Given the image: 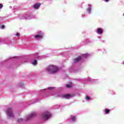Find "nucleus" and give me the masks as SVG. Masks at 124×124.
<instances>
[{"label":"nucleus","instance_id":"f257e3e1","mask_svg":"<svg viewBox=\"0 0 124 124\" xmlns=\"http://www.w3.org/2000/svg\"><path fill=\"white\" fill-rule=\"evenodd\" d=\"M36 116V113L32 112L31 114L27 115L25 117V119H24L23 118H19L17 120L18 123H23V122H25V121H30V120H31L32 118L35 117Z\"/></svg>","mask_w":124,"mask_h":124},{"label":"nucleus","instance_id":"f03ea898","mask_svg":"<svg viewBox=\"0 0 124 124\" xmlns=\"http://www.w3.org/2000/svg\"><path fill=\"white\" fill-rule=\"evenodd\" d=\"M46 70L48 73H56V72H58L59 71V68L56 66L51 65L47 67Z\"/></svg>","mask_w":124,"mask_h":124},{"label":"nucleus","instance_id":"7ed1b4c3","mask_svg":"<svg viewBox=\"0 0 124 124\" xmlns=\"http://www.w3.org/2000/svg\"><path fill=\"white\" fill-rule=\"evenodd\" d=\"M6 116L9 119H11L13 120L14 119V115L13 114V110L12 108H9L6 110Z\"/></svg>","mask_w":124,"mask_h":124},{"label":"nucleus","instance_id":"20e7f679","mask_svg":"<svg viewBox=\"0 0 124 124\" xmlns=\"http://www.w3.org/2000/svg\"><path fill=\"white\" fill-rule=\"evenodd\" d=\"M52 116L51 112L46 111L44 112L42 115V118L44 121H47L48 119H50Z\"/></svg>","mask_w":124,"mask_h":124},{"label":"nucleus","instance_id":"39448f33","mask_svg":"<svg viewBox=\"0 0 124 124\" xmlns=\"http://www.w3.org/2000/svg\"><path fill=\"white\" fill-rule=\"evenodd\" d=\"M44 36V32L41 31H37V34L35 35L34 37L35 40H38L39 39H42Z\"/></svg>","mask_w":124,"mask_h":124},{"label":"nucleus","instance_id":"423d86ee","mask_svg":"<svg viewBox=\"0 0 124 124\" xmlns=\"http://www.w3.org/2000/svg\"><path fill=\"white\" fill-rule=\"evenodd\" d=\"M96 33L99 35H101L103 33V28H98L96 30Z\"/></svg>","mask_w":124,"mask_h":124},{"label":"nucleus","instance_id":"0eeeda50","mask_svg":"<svg viewBox=\"0 0 124 124\" xmlns=\"http://www.w3.org/2000/svg\"><path fill=\"white\" fill-rule=\"evenodd\" d=\"M34 58L36 59L37 60H42L43 59V57L42 56L39 55V54L38 53H35L34 54Z\"/></svg>","mask_w":124,"mask_h":124},{"label":"nucleus","instance_id":"6e6552de","mask_svg":"<svg viewBox=\"0 0 124 124\" xmlns=\"http://www.w3.org/2000/svg\"><path fill=\"white\" fill-rule=\"evenodd\" d=\"M41 5V3H36L34 4V5H33V8L34 9H38L40 7Z\"/></svg>","mask_w":124,"mask_h":124},{"label":"nucleus","instance_id":"1a4fd4ad","mask_svg":"<svg viewBox=\"0 0 124 124\" xmlns=\"http://www.w3.org/2000/svg\"><path fill=\"white\" fill-rule=\"evenodd\" d=\"M88 6L86 11L89 13V14H91V13L92 12V5L89 4Z\"/></svg>","mask_w":124,"mask_h":124},{"label":"nucleus","instance_id":"9d476101","mask_svg":"<svg viewBox=\"0 0 124 124\" xmlns=\"http://www.w3.org/2000/svg\"><path fill=\"white\" fill-rule=\"evenodd\" d=\"M32 18H33V16H23L22 17V19H26V20H31V19H32Z\"/></svg>","mask_w":124,"mask_h":124},{"label":"nucleus","instance_id":"9b49d317","mask_svg":"<svg viewBox=\"0 0 124 124\" xmlns=\"http://www.w3.org/2000/svg\"><path fill=\"white\" fill-rule=\"evenodd\" d=\"M63 98H65L66 99H68L71 97V95L69 94L62 95Z\"/></svg>","mask_w":124,"mask_h":124},{"label":"nucleus","instance_id":"f8f14e48","mask_svg":"<svg viewBox=\"0 0 124 124\" xmlns=\"http://www.w3.org/2000/svg\"><path fill=\"white\" fill-rule=\"evenodd\" d=\"M81 59H82V57L79 56L74 59V62L75 63L78 62H80V61H81Z\"/></svg>","mask_w":124,"mask_h":124},{"label":"nucleus","instance_id":"ddd939ff","mask_svg":"<svg viewBox=\"0 0 124 124\" xmlns=\"http://www.w3.org/2000/svg\"><path fill=\"white\" fill-rule=\"evenodd\" d=\"M71 120L72 122H76L77 118L76 116L74 115H71Z\"/></svg>","mask_w":124,"mask_h":124},{"label":"nucleus","instance_id":"4468645a","mask_svg":"<svg viewBox=\"0 0 124 124\" xmlns=\"http://www.w3.org/2000/svg\"><path fill=\"white\" fill-rule=\"evenodd\" d=\"M104 112L105 113V114H108L110 112V109H108V108H105L104 110Z\"/></svg>","mask_w":124,"mask_h":124},{"label":"nucleus","instance_id":"2eb2a0df","mask_svg":"<svg viewBox=\"0 0 124 124\" xmlns=\"http://www.w3.org/2000/svg\"><path fill=\"white\" fill-rule=\"evenodd\" d=\"M32 64H33V65H36L37 64V61H36V60H34L33 62H32Z\"/></svg>","mask_w":124,"mask_h":124},{"label":"nucleus","instance_id":"dca6fc26","mask_svg":"<svg viewBox=\"0 0 124 124\" xmlns=\"http://www.w3.org/2000/svg\"><path fill=\"white\" fill-rule=\"evenodd\" d=\"M85 99L86 100H87V101H89V100H91V97L88 96V95H86L85 96Z\"/></svg>","mask_w":124,"mask_h":124},{"label":"nucleus","instance_id":"f3484780","mask_svg":"<svg viewBox=\"0 0 124 124\" xmlns=\"http://www.w3.org/2000/svg\"><path fill=\"white\" fill-rule=\"evenodd\" d=\"M89 56H90V55H89V54H88V53H86V54L82 55V57L83 58H88V57H89Z\"/></svg>","mask_w":124,"mask_h":124},{"label":"nucleus","instance_id":"a211bd4d","mask_svg":"<svg viewBox=\"0 0 124 124\" xmlns=\"http://www.w3.org/2000/svg\"><path fill=\"white\" fill-rule=\"evenodd\" d=\"M4 42V39L0 38V44Z\"/></svg>","mask_w":124,"mask_h":124},{"label":"nucleus","instance_id":"6ab92c4d","mask_svg":"<svg viewBox=\"0 0 124 124\" xmlns=\"http://www.w3.org/2000/svg\"><path fill=\"white\" fill-rule=\"evenodd\" d=\"M92 81H93V79L90 78H88V79H87L88 82H92Z\"/></svg>","mask_w":124,"mask_h":124},{"label":"nucleus","instance_id":"aec40b11","mask_svg":"<svg viewBox=\"0 0 124 124\" xmlns=\"http://www.w3.org/2000/svg\"><path fill=\"white\" fill-rule=\"evenodd\" d=\"M71 84H67L66 87L67 88H71Z\"/></svg>","mask_w":124,"mask_h":124},{"label":"nucleus","instance_id":"412c9836","mask_svg":"<svg viewBox=\"0 0 124 124\" xmlns=\"http://www.w3.org/2000/svg\"><path fill=\"white\" fill-rule=\"evenodd\" d=\"M3 7V5L2 4H0V9H1Z\"/></svg>","mask_w":124,"mask_h":124},{"label":"nucleus","instance_id":"4be33fe9","mask_svg":"<svg viewBox=\"0 0 124 124\" xmlns=\"http://www.w3.org/2000/svg\"><path fill=\"white\" fill-rule=\"evenodd\" d=\"M1 29H2V30H3V29H4L5 27H4V25H2L1 27H0Z\"/></svg>","mask_w":124,"mask_h":124},{"label":"nucleus","instance_id":"5701e85b","mask_svg":"<svg viewBox=\"0 0 124 124\" xmlns=\"http://www.w3.org/2000/svg\"><path fill=\"white\" fill-rule=\"evenodd\" d=\"M52 89H54V87H49L47 89V90H52Z\"/></svg>","mask_w":124,"mask_h":124},{"label":"nucleus","instance_id":"b1692460","mask_svg":"<svg viewBox=\"0 0 124 124\" xmlns=\"http://www.w3.org/2000/svg\"><path fill=\"white\" fill-rule=\"evenodd\" d=\"M16 36H20V34L19 33H16Z\"/></svg>","mask_w":124,"mask_h":124},{"label":"nucleus","instance_id":"393cba45","mask_svg":"<svg viewBox=\"0 0 124 124\" xmlns=\"http://www.w3.org/2000/svg\"><path fill=\"white\" fill-rule=\"evenodd\" d=\"M46 90H47V89H43V90H42L41 91V92H45V91H46Z\"/></svg>","mask_w":124,"mask_h":124},{"label":"nucleus","instance_id":"a878e982","mask_svg":"<svg viewBox=\"0 0 124 124\" xmlns=\"http://www.w3.org/2000/svg\"><path fill=\"white\" fill-rule=\"evenodd\" d=\"M105 1H106V2H108V1H109V0H104Z\"/></svg>","mask_w":124,"mask_h":124},{"label":"nucleus","instance_id":"bb28decb","mask_svg":"<svg viewBox=\"0 0 124 124\" xmlns=\"http://www.w3.org/2000/svg\"><path fill=\"white\" fill-rule=\"evenodd\" d=\"M81 17H82V18H84V17H85V16L84 15H82V16H81Z\"/></svg>","mask_w":124,"mask_h":124},{"label":"nucleus","instance_id":"cd10ccee","mask_svg":"<svg viewBox=\"0 0 124 124\" xmlns=\"http://www.w3.org/2000/svg\"><path fill=\"white\" fill-rule=\"evenodd\" d=\"M99 39H100V37H98Z\"/></svg>","mask_w":124,"mask_h":124},{"label":"nucleus","instance_id":"c85d7f7f","mask_svg":"<svg viewBox=\"0 0 124 124\" xmlns=\"http://www.w3.org/2000/svg\"><path fill=\"white\" fill-rule=\"evenodd\" d=\"M35 102H34V103H35Z\"/></svg>","mask_w":124,"mask_h":124}]
</instances>
